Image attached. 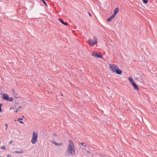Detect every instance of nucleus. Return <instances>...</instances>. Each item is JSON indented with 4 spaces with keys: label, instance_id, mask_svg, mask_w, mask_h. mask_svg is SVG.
Listing matches in <instances>:
<instances>
[{
    "label": "nucleus",
    "instance_id": "1",
    "mask_svg": "<svg viewBox=\"0 0 157 157\" xmlns=\"http://www.w3.org/2000/svg\"><path fill=\"white\" fill-rule=\"evenodd\" d=\"M70 143L68 146L67 152L65 153L66 156H69L70 155H74L75 153V149L74 144L72 142L70 141Z\"/></svg>",
    "mask_w": 157,
    "mask_h": 157
},
{
    "label": "nucleus",
    "instance_id": "2",
    "mask_svg": "<svg viewBox=\"0 0 157 157\" xmlns=\"http://www.w3.org/2000/svg\"><path fill=\"white\" fill-rule=\"evenodd\" d=\"M37 137V133L34 131L33 133V137L31 140V142L33 144H34L36 142Z\"/></svg>",
    "mask_w": 157,
    "mask_h": 157
},
{
    "label": "nucleus",
    "instance_id": "3",
    "mask_svg": "<svg viewBox=\"0 0 157 157\" xmlns=\"http://www.w3.org/2000/svg\"><path fill=\"white\" fill-rule=\"evenodd\" d=\"M88 42L90 46H94L97 43V38L96 37L94 36V40H92L90 39Z\"/></svg>",
    "mask_w": 157,
    "mask_h": 157
},
{
    "label": "nucleus",
    "instance_id": "4",
    "mask_svg": "<svg viewBox=\"0 0 157 157\" xmlns=\"http://www.w3.org/2000/svg\"><path fill=\"white\" fill-rule=\"evenodd\" d=\"M109 68L112 72H114L116 71L117 69L118 68V67L115 64H110L109 65Z\"/></svg>",
    "mask_w": 157,
    "mask_h": 157
},
{
    "label": "nucleus",
    "instance_id": "5",
    "mask_svg": "<svg viewBox=\"0 0 157 157\" xmlns=\"http://www.w3.org/2000/svg\"><path fill=\"white\" fill-rule=\"evenodd\" d=\"M93 56H94L95 57L101 58H103L102 56L100 53H98L94 51L92 54Z\"/></svg>",
    "mask_w": 157,
    "mask_h": 157
},
{
    "label": "nucleus",
    "instance_id": "6",
    "mask_svg": "<svg viewBox=\"0 0 157 157\" xmlns=\"http://www.w3.org/2000/svg\"><path fill=\"white\" fill-rule=\"evenodd\" d=\"M9 97V95L7 94H3L2 96V98L4 100H7Z\"/></svg>",
    "mask_w": 157,
    "mask_h": 157
},
{
    "label": "nucleus",
    "instance_id": "7",
    "mask_svg": "<svg viewBox=\"0 0 157 157\" xmlns=\"http://www.w3.org/2000/svg\"><path fill=\"white\" fill-rule=\"evenodd\" d=\"M132 86L134 87V89L137 91H139V88L138 86L136 85L135 82L132 84Z\"/></svg>",
    "mask_w": 157,
    "mask_h": 157
},
{
    "label": "nucleus",
    "instance_id": "8",
    "mask_svg": "<svg viewBox=\"0 0 157 157\" xmlns=\"http://www.w3.org/2000/svg\"><path fill=\"white\" fill-rule=\"evenodd\" d=\"M119 12V9L118 8H116L114 10V13L113 14L115 17L116 16V15L117 13Z\"/></svg>",
    "mask_w": 157,
    "mask_h": 157
},
{
    "label": "nucleus",
    "instance_id": "9",
    "mask_svg": "<svg viewBox=\"0 0 157 157\" xmlns=\"http://www.w3.org/2000/svg\"><path fill=\"white\" fill-rule=\"evenodd\" d=\"M116 73L117 74L121 75L122 73V71L119 69V68H117L116 71Z\"/></svg>",
    "mask_w": 157,
    "mask_h": 157
},
{
    "label": "nucleus",
    "instance_id": "10",
    "mask_svg": "<svg viewBox=\"0 0 157 157\" xmlns=\"http://www.w3.org/2000/svg\"><path fill=\"white\" fill-rule=\"evenodd\" d=\"M128 80L131 85L135 82L133 78L132 77H129L128 78Z\"/></svg>",
    "mask_w": 157,
    "mask_h": 157
},
{
    "label": "nucleus",
    "instance_id": "11",
    "mask_svg": "<svg viewBox=\"0 0 157 157\" xmlns=\"http://www.w3.org/2000/svg\"><path fill=\"white\" fill-rule=\"evenodd\" d=\"M115 17L113 16V15L111 16L109 18L107 19L106 20L108 21H111Z\"/></svg>",
    "mask_w": 157,
    "mask_h": 157
},
{
    "label": "nucleus",
    "instance_id": "12",
    "mask_svg": "<svg viewBox=\"0 0 157 157\" xmlns=\"http://www.w3.org/2000/svg\"><path fill=\"white\" fill-rule=\"evenodd\" d=\"M58 20L59 21L63 24L64 25H67V24H68V23H66L64 22L63 20L60 18H59Z\"/></svg>",
    "mask_w": 157,
    "mask_h": 157
},
{
    "label": "nucleus",
    "instance_id": "13",
    "mask_svg": "<svg viewBox=\"0 0 157 157\" xmlns=\"http://www.w3.org/2000/svg\"><path fill=\"white\" fill-rule=\"evenodd\" d=\"M52 143L54 144H55V145L58 146H60L62 145V143H58L56 142H55L54 141H53Z\"/></svg>",
    "mask_w": 157,
    "mask_h": 157
},
{
    "label": "nucleus",
    "instance_id": "14",
    "mask_svg": "<svg viewBox=\"0 0 157 157\" xmlns=\"http://www.w3.org/2000/svg\"><path fill=\"white\" fill-rule=\"evenodd\" d=\"M24 151V150H22V151H14V152L16 153H17V154H18V153H23V152Z\"/></svg>",
    "mask_w": 157,
    "mask_h": 157
},
{
    "label": "nucleus",
    "instance_id": "15",
    "mask_svg": "<svg viewBox=\"0 0 157 157\" xmlns=\"http://www.w3.org/2000/svg\"><path fill=\"white\" fill-rule=\"evenodd\" d=\"M13 100V97L9 98V97H8V99L7 100V101H12Z\"/></svg>",
    "mask_w": 157,
    "mask_h": 157
},
{
    "label": "nucleus",
    "instance_id": "16",
    "mask_svg": "<svg viewBox=\"0 0 157 157\" xmlns=\"http://www.w3.org/2000/svg\"><path fill=\"white\" fill-rule=\"evenodd\" d=\"M41 2H43L46 6H47L46 3L45 2L44 0H40Z\"/></svg>",
    "mask_w": 157,
    "mask_h": 157
},
{
    "label": "nucleus",
    "instance_id": "17",
    "mask_svg": "<svg viewBox=\"0 0 157 157\" xmlns=\"http://www.w3.org/2000/svg\"><path fill=\"white\" fill-rule=\"evenodd\" d=\"M143 2L144 4H147L148 2V0H143Z\"/></svg>",
    "mask_w": 157,
    "mask_h": 157
},
{
    "label": "nucleus",
    "instance_id": "18",
    "mask_svg": "<svg viewBox=\"0 0 157 157\" xmlns=\"http://www.w3.org/2000/svg\"><path fill=\"white\" fill-rule=\"evenodd\" d=\"M1 148L2 149H6V148L5 146H2V147H1Z\"/></svg>",
    "mask_w": 157,
    "mask_h": 157
},
{
    "label": "nucleus",
    "instance_id": "19",
    "mask_svg": "<svg viewBox=\"0 0 157 157\" xmlns=\"http://www.w3.org/2000/svg\"><path fill=\"white\" fill-rule=\"evenodd\" d=\"M2 105V104L0 103V112H2V109L1 108V107Z\"/></svg>",
    "mask_w": 157,
    "mask_h": 157
},
{
    "label": "nucleus",
    "instance_id": "20",
    "mask_svg": "<svg viewBox=\"0 0 157 157\" xmlns=\"http://www.w3.org/2000/svg\"><path fill=\"white\" fill-rule=\"evenodd\" d=\"M83 147L82 148L83 149H84V150H85L86 148V145H83Z\"/></svg>",
    "mask_w": 157,
    "mask_h": 157
},
{
    "label": "nucleus",
    "instance_id": "21",
    "mask_svg": "<svg viewBox=\"0 0 157 157\" xmlns=\"http://www.w3.org/2000/svg\"><path fill=\"white\" fill-rule=\"evenodd\" d=\"M5 125L6 126V129L8 127V124H5Z\"/></svg>",
    "mask_w": 157,
    "mask_h": 157
},
{
    "label": "nucleus",
    "instance_id": "22",
    "mask_svg": "<svg viewBox=\"0 0 157 157\" xmlns=\"http://www.w3.org/2000/svg\"><path fill=\"white\" fill-rule=\"evenodd\" d=\"M79 144H81L83 146V144H84V143H81L79 142Z\"/></svg>",
    "mask_w": 157,
    "mask_h": 157
},
{
    "label": "nucleus",
    "instance_id": "23",
    "mask_svg": "<svg viewBox=\"0 0 157 157\" xmlns=\"http://www.w3.org/2000/svg\"><path fill=\"white\" fill-rule=\"evenodd\" d=\"M18 111H19V109H17L16 111H15L16 113H17L18 112Z\"/></svg>",
    "mask_w": 157,
    "mask_h": 157
},
{
    "label": "nucleus",
    "instance_id": "24",
    "mask_svg": "<svg viewBox=\"0 0 157 157\" xmlns=\"http://www.w3.org/2000/svg\"><path fill=\"white\" fill-rule=\"evenodd\" d=\"M7 157H11V155L10 154H8L7 155Z\"/></svg>",
    "mask_w": 157,
    "mask_h": 157
},
{
    "label": "nucleus",
    "instance_id": "25",
    "mask_svg": "<svg viewBox=\"0 0 157 157\" xmlns=\"http://www.w3.org/2000/svg\"><path fill=\"white\" fill-rule=\"evenodd\" d=\"M53 135L54 136H57V135L56 134V133H53Z\"/></svg>",
    "mask_w": 157,
    "mask_h": 157
},
{
    "label": "nucleus",
    "instance_id": "26",
    "mask_svg": "<svg viewBox=\"0 0 157 157\" xmlns=\"http://www.w3.org/2000/svg\"><path fill=\"white\" fill-rule=\"evenodd\" d=\"M20 120H23V119L21 118H19L17 120V121H20Z\"/></svg>",
    "mask_w": 157,
    "mask_h": 157
},
{
    "label": "nucleus",
    "instance_id": "27",
    "mask_svg": "<svg viewBox=\"0 0 157 157\" xmlns=\"http://www.w3.org/2000/svg\"><path fill=\"white\" fill-rule=\"evenodd\" d=\"M19 122H20V123L24 124L23 122V121H20Z\"/></svg>",
    "mask_w": 157,
    "mask_h": 157
},
{
    "label": "nucleus",
    "instance_id": "28",
    "mask_svg": "<svg viewBox=\"0 0 157 157\" xmlns=\"http://www.w3.org/2000/svg\"><path fill=\"white\" fill-rule=\"evenodd\" d=\"M86 152L88 153H89V154H90V151H86Z\"/></svg>",
    "mask_w": 157,
    "mask_h": 157
},
{
    "label": "nucleus",
    "instance_id": "29",
    "mask_svg": "<svg viewBox=\"0 0 157 157\" xmlns=\"http://www.w3.org/2000/svg\"><path fill=\"white\" fill-rule=\"evenodd\" d=\"M12 142H13V141L12 140L9 142V143L10 144H11L12 143Z\"/></svg>",
    "mask_w": 157,
    "mask_h": 157
},
{
    "label": "nucleus",
    "instance_id": "30",
    "mask_svg": "<svg viewBox=\"0 0 157 157\" xmlns=\"http://www.w3.org/2000/svg\"><path fill=\"white\" fill-rule=\"evenodd\" d=\"M60 94L61 96H63V95L62 94V93H60Z\"/></svg>",
    "mask_w": 157,
    "mask_h": 157
},
{
    "label": "nucleus",
    "instance_id": "31",
    "mask_svg": "<svg viewBox=\"0 0 157 157\" xmlns=\"http://www.w3.org/2000/svg\"><path fill=\"white\" fill-rule=\"evenodd\" d=\"M89 14L90 16H91V15L90 13H89Z\"/></svg>",
    "mask_w": 157,
    "mask_h": 157
},
{
    "label": "nucleus",
    "instance_id": "32",
    "mask_svg": "<svg viewBox=\"0 0 157 157\" xmlns=\"http://www.w3.org/2000/svg\"><path fill=\"white\" fill-rule=\"evenodd\" d=\"M19 108H21V106H19Z\"/></svg>",
    "mask_w": 157,
    "mask_h": 157
},
{
    "label": "nucleus",
    "instance_id": "33",
    "mask_svg": "<svg viewBox=\"0 0 157 157\" xmlns=\"http://www.w3.org/2000/svg\"><path fill=\"white\" fill-rule=\"evenodd\" d=\"M12 109V108H10V109Z\"/></svg>",
    "mask_w": 157,
    "mask_h": 157
},
{
    "label": "nucleus",
    "instance_id": "34",
    "mask_svg": "<svg viewBox=\"0 0 157 157\" xmlns=\"http://www.w3.org/2000/svg\"><path fill=\"white\" fill-rule=\"evenodd\" d=\"M0 157H1V156H0Z\"/></svg>",
    "mask_w": 157,
    "mask_h": 157
}]
</instances>
